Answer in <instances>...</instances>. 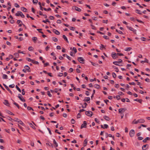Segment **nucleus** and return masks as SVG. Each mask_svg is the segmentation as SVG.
<instances>
[{"mask_svg": "<svg viewBox=\"0 0 150 150\" xmlns=\"http://www.w3.org/2000/svg\"><path fill=\"white\" fill-rule=\"evenodd\" d=\"M15 16H20L22 18H24L25 16L24 15L21 11H18L17 13L15 14Z\"/></svg>", "mask_w": 150, "mask_h": 150, "instance_id": "obj_1", "label": "nucleus"}, {"mask_svg": "<svg viewBox=\"0 0 150 150\" xmlns=\"http://www.w3.org/2000/svg\"><path fill=\"white\" fill-rule=\"evenodd\" d=\"M93 112L90 111H86L85 112L86 115L89 117L92 116L93 115Z\"/></svg>", "mask_w": 150, "mask_h": 150, "instance_id": "obj_2", "label": "nucleus"}, {"mask_svg": "<svg viewBox=\"0 0 150 150\" xmlns=\"http://www.w3.org/2000/svg\"><path fill=\"white\" fill-rule=\"evenodd\" d=\"M77 59L78 61L81 63H84V60L83 59V58L82 57H78V58Z\"/></svg>", "mask_w": 150, "mask_h": 150, "instance_id": "obj_3", "label": "nucleus"}, {"mask_svg": "<svg viewBox=\"0 0 150 150\" xmlns=\"http://www.w3.org/2000/svg\"><path fill=\"white\" fill-rule=\"evenodd\" d=\"M130 137H132L134 135V129H131L129 132Z\"/></svg>", "mask_w": 150, "mask_h": 150, "instance_id": "obj_4", "label": "nucleus"}, {"mask_svg": "<svg viewBox=\"0 0 150 150\" xmlns=\"http://www.w3.org/2000/svg\"><path fill=\"white\" fill-rule=\"evenodd\" d=\"M18 97L21 101L23 102H25V100L23 98L22 96L20 94H18Z\"/></svg>", "mask_w": 150, "mask_h": 150, "instance_id": "obj_5", "label": "nucleus"}, {"mask_svg": "<svg viewBox=\"0 0 150 150\" xmlns=\"http://www.w3.org/2000/svg\"><path fill=\"white\" fill-rule=\"evenodd\" d=\"M87 122L86 121H83V123L82 124L81 127V128L82 129L83 128H86V126Z\"/></svg>", "mask_w": 150, "mask_h": 150, "instance_id": "obj_6", "label": "nucleus"}, {"mask_svg": "<svg viewBox=\"0 0 150 150\" xmlns=\"http://www.w3.org/2000/svg\"><path fill=\"white\" fill-rule=\"evenodd\" d=\"M3 85L5 87V88L9 92L11 93V94H12V92L11 91V90L10 89L8 88V87L4 83L3 84Z\"/></svg>", "mask_w": 150, "mask_h": 150, "instance_id": "obj_7", "label": "nucleus"}, {"mask_svg": "<svg viewBox=\"0 0 150 150\" xmlns=\"http://www.w3.org/2000/svg\"><path fill=\"white\" fill-rule=\"evenodd\" d=\"M74 8L76 11H78L80 12L81 11V8H78L77 6H75L72 7L73 9H74Z\"/></svg>", "mask_w": 150, "mask_h": 150, "instance_id": "obj_8", "label": "nucleus"}, {"mask_svg": "<svg viewBox=\"0 0 150 150\" xmlns=\"http://www.w3.org/2000/svg\"><path fill=\"white\" fill-rule=\"evenodd\" d=\"M3 103L4 105L7 106H9L10 104L9 103L8 100H5Z\"/></svg>", "mask_w": 150, "mask_h": 150, "instance_id": "obj_9", "label": "nucleus"}, {"mask_svg": "<svg viewBox=\"0 0 150 150\" xmlns=\"http://www.w3.org/2000/svg\"><path fill=\"white\" fill-rule=\"evenodd\" d=\"M116 54H117L115 53H112V57L113 59H115L118 58V57L116 56Z\"/></svg>", "mask_w": 150, "mask_h": 150, "instance_id": "obj_10", "label": "nucleus"}, {"mask_svg": "<svg viewBox=\"0 0 150 150\" xmlns=\"http://www.w3.org/2000/svg\"><path fill=\"white\" fill-rule=\"evenodd\" d=\"M53 32L57 35H59L60 34V32L56 29H53Z\"/></svg>", "mask_w": 150, "mask_h": 150, "instance_id": "obj_11", "label": "nucleus"}, {"mask_svg": "<svg viewBox=\"0 0 150 150\" xmlns=\"http://www.w3.org/2000/svg\"><path fill=\"white\" fill-rule=\"evenodd\" d=\"M24 68H25L26 70H27L28 72H30V67L28 65H25Z\"/></svg>", "mask_w": 150, "mask_h": 150, "instance_id": "obj_12", "label": "nucleus"}, {"mask_svg": "<svg viewBox=\"0 0 150 150\" xmlns=\"http://www.w3.org/2000/svg\"><path fill=\"white\" fill-rule=\"evenodd\" d=\"M12 100L13 102V104L15 105L18 109L20 108V107L19 105L16 102H15L13 99H12Z\"/></svg>", "mask_w": 150, "mask_h": 150, "instance_id": "obj_13", "label": "nucleus"}, {"mask_svg": "<svg viewBox=\"0 0 150 150\" xmlns=\"http://www.w3.org/2000/svg\"><path fill=\"white\" fill-rule=\"evenodd\" d=\"M90 100V98L89 97H86L85 99L83 100L84 102H87L89 101Z\"/></svg>", "mask_w": 150, "mask_h": 150, "instance_id": "obj_14", "label": "nucleus"}, {"mask_svg": "<svg viewBox=\"0 0 150 150\" xmlns=\"http://www.w3.org/2000/svg\"><path fill=\"white\" fill-rule=\"evenodd\" d=\"M62 38L64 39V40L66 41L67 43H69V42L67 38L65 35H63L62 36Z\"/></svg>", "mask_w": 150, "mask_h": 150, "instance_id": "obj_15", "label": "nucleus"}, {"mask_svg": "<svg viewBox=\"0 0 150 150\" xmlns=\"http://www.w3.org/2000/svg\"><path fill=\"white\" fill-rule=\"evenodd\" d=\"M150 140V138L149 137H147L146 138L144 139L143 140V142L146 143V142L147 140Z\"/></svg>", "mask_w": 150, "mask_h": 150, "instance_id": "obj_16", "label": "nucleus"}, {"mask_svg": "<svg viewBox=\"0 0 150 150\" xmlns=\"http://www.w3.org/2000/svg\"><path fill=\"white\" fill-rule=\"evenodd\" d=\"M21 9L22 11H23L24 12H27V9L26 8H25L24 7H21Z\"/></svg>", "mask_w": 150, "mask_h": 150, "instance_id": "obj_17", "label": "nucleus"}, {"mask_svg": "<svg viewBox=\"0 0 150 150\" xmlns=\"http://www.w3.org/2000/svg\"><path fill=\"white\" fill-rule=\"evenodd\" d=\"M139 123V120H137L136 121V120L135 119L134 120V121H133L132 123L133 124H137Z\"/></svg>", "mask_w": 150, "mask_h": 150, "instance_id": "obj_18", "label": "nucleus"}, {"mask_svg": "<svg viewBox=\"0 0 150 150\" xmlns=\"http://www.w3.org/2000/svg\"><path fill=\"white\" fill-rule=\"evenodd\" d=\"M148 145L147 144L144 145L142 147V149L143 150H146L147 148H146V146H148Z\"/></svg>", "mask_w": 150, "mask_h": 150, "instance_id": "obj_19", "label": "nucleus"}, {"mask_svg": "<svg viewBox=\"0 0 150 150\" xmlns=\"http://www.w3.org/2000/svg\"><path fill=\"white\" fill-rule=\"evenodd\" d=\"M119 63H120L118 61V62L115 61V62H113V63L115 65H117V66H121L119 64Z\"/></svg>", "mask_w": 150, "mask_h": 150, "instance_id": "obj_20", "label": "nucleus"}, {"mask_svg": "<svg viewBox=\"0 0 150 150\" xmlns=\"http://www.w3.org/2000/svg\"><path fill=\"white\" fill-rule=\"evenodd\" d=\"M134 101H137L139 103H142V99H135L134 100Z\"/></svg>", "mask_w": 150, "mask_h": 150, "instance_id": "obj_21", "label": "nucleus"}, {"mask_svg": "<svg viewBox=\"0 0 150 150\" xmlns=\"http://www.w3.org/2000/svg\"><path fill=\"white\" fill-rule=\"evenodd\" d=\"M32 40L34 42L36 43V41L37 40V38L35 37H33L32 38Z\"/></svg>", "mask_w": 150, "mask_h": 150, "instance_id": "obj_22", "label": "nucleus"}, {"mask_svg": "<svg viewBox=\"0 0 150 150\" xmlns=\"http://www.w3.org/2000/svg\"><path fill=\"white\" fill-rule=\"evenodd\" d=\"M88 140L87 139H86L84 140L83 146H85L87 143Z\"/></svg>", "mask_w": 150, "mask_h": 150, "instance_id": "obj_23", "label": "nucleus"}, {"mask_svg": "<svg viewBox=\"0 0 150 150\" xmlns=\"http://www.w3.org/2000/svg\"><path fill=\"white\" fill-rule=\"evenodd\" d=\"M139 122L140 123H144L145 122V120L143 119H140L139 120Z\"/></svg>", "mask_w": 150, "mask_h": 150, "instance_id": "obj_24", "label": "nucleus"}, {"mask_svg": "<svg viewBox=\"0 0 150 150\" xmlns=\"http://www.w3.org/2000/svg\"><path fill=\"white\" fill-rule=\"evenodd\" d=\"M2 78L4 79H8V76L4 74L3 75Z\"/></svg>", "mask_w": 150, "mask_h": 150, "instance_id": "obj_25", "label": "nucleus"}, {"mask_svg": "<svg viewBox=\"0 0 150 150\" xmlns=\"http://www.w3.org/2000/svg\"><path fill=\"white\" fill-rule=\"evenodd\" d=\"M94 86L96 88L98 89L100 88V86L97 84H95L94 85Z\"/></svg>", "mask_w": 150, "mask_h": 150, "instance_id": "obj_26", "label": "nucleus"}, {"mask_svg": "<svg viewBox=\"0 0 150 150\" xmlns=\"http://www.w3.org/2000/svg\"><path fill=\"white\" fill-rule=\"evenodd\" d=\"M145 62L148 63V60L146 58L145 59L144 61H142L141 62V63L143 64Z\"/></svg>", "mask_w": 150, "mask_h": 150, "instance_id": "obj_27", "label": "nucleus"}, {"mask_svg": "<svg viewBox=\"0 0 150 150\" xmlns=\"http://www.w3.org/2000/svg\"><path fill=\"white\" fill-rule=\"evenodd\" d=\"M103 118L106 120L108 121L110 120L109 118L106 115L104 116Z\"/></svg>", "mask_w": 150, "mask_h": 150, "instance_id": "obj_28", "label": "nucleus"}, {"mask_svg": "<svg viewBox=\"0 0 150 150\" xmlns=\"http://www.w3.org/2000/svg\"><path fill=\"white\" fill-rule=\"evenodd\" d=\"M53 143L54 144H55L54 147H57L58 146V144L56 142V141L55 140V139H54L53 140Z\"/></svg>", "mask_w": 150, "mask_h": 150, "instance_id": "obj_29", "label": "nucleus"}, {"mask_svg": "<svg viewBox=\"0 0 150 150\" xmlns=\"http://www.w3.org/2000/svg\"><path fill=\"white\" fill-rule=\"evenodd\" d=\"M135 11L136 13L139 14H142V12H141V11L140 10L138 9H136V10Z\"/></svg>", "mask_w": 150, "mask_h": 150, "instance_id": "obj_30", "label": "nucleus"}, {"mask_svg": "<svg viewBox=\"0 0 150 150\" xmlns=\"http://www.w3.org/2000/svg\"><path fill=\"white\" fill-rule=\"evenodd\" d=\"M105 47L102 44H101L100 45V49L101 50H102L103 49H105Z\"/></svg>", "mask_w": 150, "mask_h": 150, "instance_id": "obj_31", "label": "nucleus"}, {"mask_svg": "<svg viewBox=\"0 0 150 150\" xmlns=\"http://www.w3.org/2000/svg\"><path fill=\"white\" fill-rule=\"evenodd\" d=\"M18 122L19 124L23 126H24V123L20 120L18 121Z\"/></svg>", "mask_w": 150, "mask_h": 150, "instance_id": "obj_32", "label": "nucleus"}, {"mask_svg": "<svg viewBox=\"0 0 150 150\" xmlns=\"http://www.w3.org/2000/svg\"><path fill=\"white\" fill-rule=\"evenodd\" d=\"M32 62L33 64H39V62L38 61H35L34 60H33Z\"/></svg>", "mask_w": 150, "mask_h": 150, "instance_id": "obj_33", "label": "nucleus"}, {"mask_svg": "<svg viewBox=\"0 0 150 150\" xmlns=\"http://www.w3.org/2000/svg\"><path fill=\"white\" fill-rule=\"evenodd\" d=\"M42 22L43 23H46L47 22L50 23V22L48 20V19H46V20H43Z\"/></svg>", "mask_w": 150, "mask_h": 150, "instance_id": "obj_34", "label": "nucleus"}, {"mask_svg": "<svg viewBox=\"0 0 150 150\" xmlns=\"http://www.w3.org/2000/svg\"><path fill=\"white\" fill-rule=\"evenodd\" d=\"M127 27L129 30H131L132 31V30L134 29L132 28L131 27H129L128 26H127Z\"/></svg>", "mask_w": 150, "mask_h": 150, "instance_id": "obj_35", "label": "nucleus"}, {"mask_svg": "<svg viewBox=\"0 0 150 150\" xmlns=\"http://www.w3.org/2000/svg\"><path fill=\"white\" fill-rule=\"evenodd\" d=\"M52 40L55 42H56L58 40L56 38L53 37L52 38Z\"/></svg>", "mask_w": 150, "mask_h": 150, "instance_id": "obj_36", "label": "nucleus"}, {"mask_svg": "<svg viewBox=\"0 0 150 150\" xmlns=\"http://www.w3.org/2000/svg\"><path fill=\"white\" fill-rule=\"evenodd\" d=\"M29 125L31 127H32L33 129H36L35 127L31 123H30L29 124Z\"/></svg>", "mask_w": 150, "mask_h": 150, "instance_id": "obj_37", "label": "nucleus"}, {"mask_svg": "<svg viewBox=\"0 0 150 150\" xmlns=\"http://www.w3.org/2000/svg\"><path fill=\"white\" fill-rule=\"evenodd\" d=\"M72 51H74L75 53L77 52V51L76 48L75 47H74L72 49Z\"/></svg>", "mask_w": 150, "mask_h": 150, "instance_id": "obj_38", "label": "nucleus"}, {"mask_svg": "<svg viewBox=\"0 0 150 150\" xmlns=\"http://www.w3.org/2000/svg\"><path fill=\"white\" fill-rule=\"evenodd\" d=\"M112 67L113 68H114L115 69V71L116 72H118L119 71V69H118L115 66H113Z\"/></svg>", "mask_w": 150, "mask_h": 150, "instance_id": "obj_39", "label": "nucleus"}, {"mask_svg": "<svg viewBox=\"0 0 150 150\" xmlns=\"http://www.w3.org/2000/svg\"><path fill=\"white\" fill-rule=\"evenodd\" d=\"M91 63L94 66H97L98 65V64H95V63L92 62H91Z\"/></svg>", "mask_w": 150, "mask_h": 150, "instance_id": "obj_40", "label": "nucleus"}, {"mask_svg": "<svg viewBox=\"0 0 150 150\" xmlns=\"http://www.w3.org/2000/svg\"><path fill=\"white\" fill-rule=\"evenodd\" d=\"M116 31L118 33H119L121 34H123V33L120 30H118L117 29L116 30Z\"/></svg>", "mask_w": 150, "mask_h": 150, "instance_id": "obj_41", "label": "nucleus"}, {"mask_svg": "<svg viewBox=\"0 0 150 150\" xmlns=\"http://www.w3.org/2000/svg\"><path fill=\"white\" fill-rule=\"evenodd\" d=\"M91 27L92 29L93 30H96V27L93 25L92 24H91Z\"/></svg>", "mask_w": 150, "mask_h": 150, "instance_id": "obj_42", "label": "nucleus"}, {"mask_svg": "<svg viewBox=\"0 0 150 150\" xmlns=\"http://www.w3.org/2000/svg\"><path fill=\"white\" fill-rule=\"evenodd\" d=\"M132 49V48L131 47H127L125 50L126 51H129Z\"/></svg>", "mask_w": 150, "mask_h": 150, "instance_id": "obj_43", "label": "nucleus"}, {"mask_svg": "<svg viewBox=\"0 0 150 150\" xmlns=\"http://www.w3.org/2000/svg\"><path fill=\"white\" fill-rule=\"evenodd\" d=\"M16 88L17 89V90H18L20 92H21V89L19 88V87L17 85L16 86Z\"/></svg>", "mask_w": 150, "mask_h": 150, "instance_id": "obj_44", "label": "nucleus"}, {"mask_svg": "<svg viewBox=\"0 0 150 150\" xmlns=\"http://www.w3.org/2000/svg\"><path fill=\"white\" fill-rule=\"evenodd\" d=\"M43 9H44V10H45V11H50L51 10V9L50 8H49L47 9L46 8H43Z\"/></svg>", "mask_w": 150, "mask_h": 150, "instance_id": "obj_45", "label": "nucleus"}, {"mask_svg": "<svg viewBox=\"0 0 150 150\" xmlns=\"http://www.w3.org/2000/svg\"><path fill=\"white\" fill-rule=\"evenodd\" d=\"M37 30H38L40 33L41 34L43 33V32L40 31V30H42V29H37Z\"/></svg>", "mask_w": 150, "mask_h": 150, "instance_id": "obj_46", "label": "nucleus"}, {"mask_svg": "<svg viewBox=\"0 0 150 150\" xmlns=\"http://www.w3.org/2000/svg\"><path fill=\"white\" fill-rule=\"evenodd\" d=\"M14 55L16 58H18L19 56V54L18 53H15L14 54Z\"/></svg>", "mask_w": 150, "mask_h": 150, "instance_id": "obj_47", "label": "nucleus"}, {"mask_svg": "<svg viewBox=\"0 0 150 150\" xmlns=\"http://www.w3.org/2000/svg\"><path fill=\"white\" fill-rule=\"evenodd\" d=\"M28 50L30 51H32L33 50V48L32 47H29Z\"/></svg>", "mask_w": 150, "mask_h": 150, "instance_id": "obj_48", "label": "nucleus"}, {"mask_svg": "<svg viewBox=\"0 0 150 150\" xmlns=\"http://www.w3.org/2000/svg\"><path fill=\"white\" fill-rule=\"evenodd\" d=\"M7 112H8V114L10 115H14V114H13L12 112H11V111H9L8 110V111Z\"/></svg>", "mask_w": 150, "mask_h": 150, "instance_id": "obj_49", "label": "nucleus"}, {"mask_svg": "<svg viewBox=\"0 0 150 150\" xmlns=\"http://www.w3.org/2000/svg\"><path fill=\"white\" fill-rule=\"evenodd\" d=\"M84 106L82 105V107L83 108H86V106L87 105V104L86 103H84Z\"/></svg>", "mask_w": 150, "mask_h": 150, "instance_id": "obj_50", "label": "nucleus"}, {"mask_svg": "<svg viewBox=\"0 0 150 150\" xmlns=\"http://www.w3.org/2000/svg\"><path fill=\"white\" fill-rule=\"evenodd\" d=\"M141 39L143 41H146V39L144 37H142L141 38Z\"/></svg>", "mask_w": 150, "mask_h": 150, "instance_id": "obj_51", "label": "nucleus"}, {"mask_svg": "<svg viewBox=\"0 0 150 150\" xmlns=\"http://www.w3.org/2000/svg\"><path fill=\"white\" fill-rule=\"evenodd\" d=\"M71 122L72 124H74L75 122V121L73 119H72L71 120Z\"/></svg>", "mask_w": 150, "mask_h": 150, "instance_id": "obj_52", "label": "nucleus"}, {"mask_svg": "<svg viewBox=\"0 0 150 150\" xmlns=\"http://www.w3.org/2000/svg\"><path fill=\"white\" fill-rule=\"evenodd\" d=\"M28 109V110H32L33 111V109L30 107L28 106L27 108Z\"/></svg>", "mask_w": 150, "mask_h": 150, "instance_id": "obj_53", "label": "nucleus"}, {"mask_svg": "<svg viewBox=\"0 0 150 150\" xmlns=\"http://www.w3.org/2000/svg\"><path fill=\"white\" fill-rule=\"evenodd\" d=\"M47 95H48V96L50 97H51L52 96V95L50 93V92L49 91H47Z\"/></svg>", "mask_w": 150, "mask_h": 150, "instance_id": "obj_54", "label": "nucleus"}, {"mask_svg": "<svg viewBox=\"0 0 150 150\" xmlns=\"http://www.w3.org/2000/svg\"><path fill=\"white\" fill-rule=\"evenodd\" d=\"M26 60H28V62H32V61L33 60V59H31L29 58H26Z\"/></svg>", "mask_w": 150, "mask_h": 150, "instance_id": "obj_55", "label": "nucleus"}, {"mask_svg": "<svg viewBox=\"0 0 150 150\" xmlns=\"http://www.w3.org/2000/svg\"><path fill=\"white\" fill-rule=\"evenodd\" d=\"M121 109L122 112H124L125 111L127 110V109L125 108H122Z\"/></svg>", "mask_w": 150, "mask_h": 150, "instance_id": "obj_56", "label": "nucleus"}, {"mask_svg": "<svg viewBox=\"0 0 150 150\" xmlns=\"http://www.w3.org/2000/svg\"><path fill=\"white\" fill-rule=\"evenodd\" d=\"M112 75L113 77L114 78H115L116 77V75L114 72L112 73Z\"/></svg>", "mask_w": 150, "mask_h": 150, "instance_id": "obj_57", "label": "nucleus"}, {"mask_svg": "<svg viewBox=\"0 0 150 150\" xmlns=\"http://www.w3.org/2000/svg\"><path fill=\"white\" fill-rule=\"evenodd\" d=\"M38 108H41V109L42 110H45V109L43 107H40V106H38Z\"/></svg>", "mask_w": 150, "mask_h": 150, "instance_id": "obj_58", "label": "nucleus"}, {"mask_svg": "<svg viewBox=\"0 0 150 150\" xmlns=\"http://www.w3.org/2000/svg\"><path fill=\"white\" fill-rule=\"evenodd\" d=\"M49 18L50 20H54V17L52 16H50Z\"/></svg>", "mask_w": 150, "mask_h": 150, "instance_id": "obj_59", "label": "nucleus"}, {"mask_svg": "<svg viewBox=\"0 0 150 150\" xmlns=\"http://www.w3.org/2000/svg\"><path fill=\"white\" fill-rule=\"evenodd\" d=\"M33 4H37L38 2V0H33Z\"/></svg>", "mask_w": 150, "mask_h": 150, "instance_id": "obj_60", "label": "nucleus"}, {"mask_svg": "<svg viewBox=\"0 0 150 150\" xmlns=\"http://www.w3.org/2000/svg\"><path fill=\"white\" fill-rule=\"evenodd\" d=\"M95 120L96 121V122L97 123H100V121H99L98 120V119L97 118H95Z\"/></svg>", "mask_w": 150, "mask_h": 150, "instance_id": "obj_61", "label": "nucleus"}, {"mask_svg": "<svg viewBox=\"0 0 150 150\" xmlns=\"http://www.w3.org/2000/svg\"><path fill=\"white\" fill-rule=\"evenodd\" d=\"M104 128L107 129L108 127V125L107 124H104Z\"/></svg>", "mask_w": 150, "mask_h": 150, "instance_id": "obj_62", "label": "nucleus"}, {"mask_svg": "<svg viewBox=\"0 0 150 150\" xmlns=\"http://www.w3.org/2000/svg\"><path fill=\"white\" fill-rule=\"evenodd\" d=\"M49 65V63L48 62H46L44 64V67H46Z\"/></svg>", "mask_w": 150, "mask_h": 150, "instance_id": "obj_63", "label": "nucleus"}, {"mask_svg": "<svg viewBox=\"0 0 150 150\" xmlns=\"http://www.w3.org/2000/svg\"><path fill=\"white\" fill-rule=\"evenodd\" d=\"M20 120L17 118H15L13 120L15 122H18V121L19 120Z\"/></svg>", "mask_w": 150, "mask_h": 150, "instance_id": "obj_64", "label": "nucleus"}]
</instances>
